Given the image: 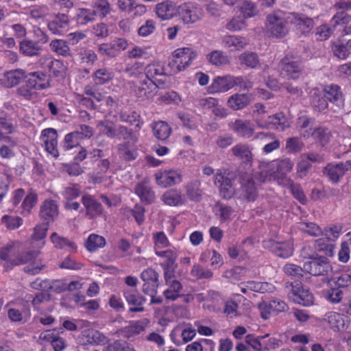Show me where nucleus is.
Masks as SVG:
<instances>
[{
    "mask_svg": "<svg viewBox=\"0 0 351 351\" xmlns=\"http://www.w3.org/2000/svg\"><path fill=\"white\" fill-rule=\"evenodd\" d=\"M123 295L127 303L132 306L129 308L130 313H138L144 311L143 304L146 299L142 296L136 290L127 289L123 291Z\"/></svg>",
    "mask_w": 351,
    "mask_h": 351,
    "instance_id": "f3484780",
    "label": "nucleus"
},
{
    "mask_svg": "<svg viewBox=\"0 0 351 351\" xmlns=\"http://www.w3.org/2000/svg\"><path fill=\"white\" fill-rule=\"evenodd\" d=\"M186 193L189 198L193 202H199L202 197V191L199 189L197 182H190L186 185Z\"/></svg>",
    "mask_w": 351,
    "mask_h": 351,
    "instance_id": "0e129e2a",
    "label": "nucleus"
},
{
    "mask_svg": "<svg viewBox=\"0 0 351 351\" xmlns=\"http://www.w3.org/2000/svg\"><path fill=\"white\" fill-rule=\"evenodd\" d=\"M173 59L169 62V66L175 71H184L194 60L197 53L189 47H184L176 49L173 52Z\"/></svg>",
    "mask_w": 351,
    "mask_h": 351,
    "instance_id": "0eeeda50",
    "label": "nucleus"
},
{
    "mask_svg": "<svg viewBox=\"0 0 351 351\" xmlns=\"http://www.w3.org/2000/svg\"><path fill=\"white\" fill-rule=\"evenodd\" d=\"M128 46L125 38H118L110 43H102L98 47V51L103 56L108 58H114L119 55L121 51L125 50Z\"/></svg>",
    "mask_w": 351,
    "mask_h": 351,
    "instance_id": "f8f14e48",
    "label": "nucleus"
},
{
    "mask_svg": "<svg viewBox=\"0 0 351 351\" xmlns=\"http://www.w3.org/2000/svg\"><path fill=\"white\" fill-rule=\"evenodd\" d=\"M309 261L304 263L306 273L315 276H322V281L324 283H330L332 280V267L325 256L313 254L309 256Z\"/></svg>",
    "mask_w": 351,
    "mask_h": 351,
    "instance_id": "f03ea898",
    "label": "nucleus"
},
{
    "mask_svg": "<svg viewBox=\"0 0 351 351\" xmlns=\"http://www.w3.org/2000/svg\"><path fill=\"white\" fill-rule=\"evenodd\" d=\"M232 154L239 158L243 162L251 165L252 154L247 145L239 143L231 149Z\"/></svg>",
    "mask_w": 351,
    "mask_h": 351,
    "instance_id": "e433bc0d",
    "label": "nucleus"
},
{
    "mask_svg": "<svg viewBox=\"0 0 351 351\" xmlns=\"http://www.w3.org/2000/svg\"><path fill=\"white\" fill-rule=\"evenodd\" d=\"M104 351H134V349L125 341L117 340L106 347Z\"/></svg>",
    "mask_w": 351,
    "mask_h": 351,
    "instance_id": "774afa93",
    "label": "nucleus"
},
{
    "mask_svg": "<svg viewBox=\"0 0 351 351\" xmlns=\"http://www.w3.org/2000/svg\"><path fill=\"white\" fill-rule=\"evenodd\" d=\"M294 165V162L288 158H283L279 161L276 162V163H269L266 162H260V167H266L267 166L269 167H276V171L278 173L285 175L287 173L290 172Z\"/></svg>",
    "mask_w": 351,
    "mask_h": 351,
    "instance_id": "58836bf2",
    "label": "nucleus"
},
{
    "mask_svg": "<svg viewBox=\"0 0 351 351\" xmlns=\"http://www.w3.org/2000/svg\"><path fill=\"white\" fill-rule=\"evenodd\" d=\"M215 215L221 223L232 220L233 208L226 204L217 202L215 206Z\"/></svg>",
    "mask_w": 351,
    "mask_h": 351,
    "instance_id": "37998d69",
    "label": "nucleus"
},
{
    "mask_svg": "<svg viewBox=\"0 0 351 351\" xmlns=\"http://www.w3.org/2000/svg\"><path fill=\"white\" fill-rule=\"evenodd\" d=\"M57 131L53 128L43 130L40 136V138L45 145V150L56 158L59 156V152L57 148Z\"/></svg>",
    "mask_w": 351,
    "mask_h": 351,
    "instance_id": "aec40b11",
    "label": "nucleus"
},
{
    "mask_svg": "<svg viewBox=\"0 0 351 351\" xmlns=\"http://www.w3.org/2000/svg\"><path fill=\"white\" fill-rule=\"evenodd\" d=\"M35 38H25L19 42V50L27 57H40L45 52V45L49 41L48 35L38 29L35 32Z\"/></svg>",
    "mask_w": 351,
    "mask_h": 351,
    "instance_id": "7ed1b4c3",
    "label": "nucleus"
},
{
    "mask_svg": "<svg viewBox=\"0 0 351 351\" xmlns=\"http://www.w3.org/2000/svg\"><path fill=\"white\" fill-rule=\"evenodd\" d=\"M311 105L314 110L322 112L329 106L324 93L318 89H313L311 95Z\"/></svg>",
    "mask_w": 351,
    "mask_h": 351,
    "instance_id": "f704fd0d",
    "label": "nucleus"
},
{
    "mask_svg": "<svg viewBox=\"0 0 351 351\" xmlns=\"http://www.w3.org/2000/svg\"><path fill=\"white\" fill-rule=\"evenodd\" d=\"M322 93L328 103L335 105L338 109L343 106L344 97L339 86L333 84L326 85Z\"/></svg>",
    "mask_w": 351,
    "mask_h": 351,
    "instance_id": "412c9836",
    "label": "nucleus"
},
{
    "mask_svg": "<svg viewBox=\"0 0 351 351\" xmlns=\"http://www.w3.org/2000/svg\"><path fill=\"white\" fill-rule=\"evenodd\" d=\"M145 74L150 82L156 85H163L167 81L164 66L159 63H152L145 68Z\"/></svg>",
    "mask_w": 351,
    "mask_h": 351,
    "instance_id": "a211bd4d",
    "label": "nucleus"
},
{
    "mask_svg": "<svg viewBox=\"0 0 351 351\" xmlns=\"http://www.w3.org/2000/svg\"><path fill=\"white\" fill-rule=\"evenodd\" d=\"M258 196V189L252 178L243 179L241 187L237 189V198L243 202H254Z\"/></svg>",
    "mask_w": 351,
    "mask_h": 351,
    "instance_id": "ddd939ff",
    "label": "nucleus"
},
{
    "mask_svg": "<svg viewBox=\"0 0 351 351\" xmlns=\"http://www.w3.org/2000/svg\"><path fill=\"white\" fill-rule=\"evenodd\" d=\"M80 139L79 138L78 133L74 132H70L65 136L61 144V147L64 151H68L73 148L80 147Z\"/></svg>",
    "mask_w": 351,
    "mask_h": 351,
    "instance_id": "5fc2aeb1",
    "label": "nucleus"
},
{
    "mask_svg": "<svg viewBox=\"0 0 351 351\" xmlns=\"http://www.w3.org/2000/svg\"><path fill=\"white\" fill-rule=\"evenodd\" d=\"M235 179L229 177L228 175L217 173L215 179V184L219 188V195L221 198L229 200L234 195L237 197V191L234 187Z\"/></svg>",
    "mask_w": 351,
    "mask_h": 351,
    "instance_id": "1a4fd4ad",
    "label": "nucleus"
},
{
    "mask_svg": "<svg viewBox=\"0 0 351 351\" xmlns=\"http://www.w3.org/2000/svg\"><path fill=\"white\" fill-rule=\"evenodd\" d=\"M58 206L53 199H46L40 206L39 215L45 223L53 222L58 216Z\"/></svg>",
    "mask_w": 351,
    "mask_h": 351,
    "instance_id": "4be33fe9",
    "label": "nucleus"
},
{
    "mask_svg": "<svg viewBox=\"0 0 351 351\" xmlns=\"http://www.w3.org/2000/svg\"><path fill=\"white\" fill-rule=\"evenodd\" d=\"M51 50L58 55L64 57L71 56V51L66 40L62 39H55L51 41L49 44Z\"/></svg>",
    "mask_w": 351,
    "mask_h": 351,
    "instance_id": "49530a36",
    "label": "nucleus"
},
{
    "mask_svg": "<svg viewBox=\"0 0 351 351\" xmlns=\"http://www.w3.org/2000/svg\"><path fill=\"white\" fill-rule=\"evenodd\" d=\"M136 143L130 141L119 143L117 145V152L119 158L125 162L134 160L138 156Z\"/></svg>",
    "mask_w": 351,
    "mask_h": 351,
    "instance_id": "bb28decb",
    "label": "nucleus"
},
{
    "mask_svg": "<svg viewBox=\"0 0 351 351\" xmlns=\"http://www.w3.org/2000/svg\"><path fill=\"white\" fill-rule=\"evenodd\" d=\"M39 254V251L32 250L24 252L19 254L12 261V267L23 265L35 259Z\"/></svg>",
    "mask_w": 351,
    "mask_h": 351,
    "instance_id": "603ef678",
    "label": "nucleus"
},
{
    "mask_svg": "<svg viewBox=\"0 0 351 351\" xmlns=\"http://www.w3.org/2000/svg\"><path fill=\"white\" fill-rule=\"evenodd\" d=\"M114 73L110 68L102 67L96 70L93 75V80L96 84H105L114 78Z\"/></svg>",
    "mask_w": 351,
    "mask_h": 351,
    "instance_id": "79ce46f5",
    "label": "nucleus"
},
{
    "mask_svg": "<svg viewBox=\"0 0 351 351\" xmlns=\"http://www.w3.org/2000/svg\"><path fill=\"white\" fill-rule=\"evenodd\" d=\"M263 245L265 249L282 258H289L293 253V246L290 241L278 242L273 239H267L263 241Z\"/></svg>",
    "mask_w": 351,
    "mask_h": 351,
    "instance_id": "9b49d317",
    "label": "nucleus"
},
{
    "mask_svg": "<svg viewBox=\"0 0 351 351\" xmlns=\"http://www.w3.org/2000/svg\"><path fill=\"white\" fill-rule=\"evenodd\" d=\"M141 277L144 281L143 291L145 294L156 293L159 285L158 274L152 268H147L143 271Z\"/></svg>",
    "mask_w": 351,
    "mask_h": 351,
    "instance_id": "6ab92c4d",
    "label": "nucleus"
},
{
    "mask_svg": "<svg viewBox=\"0 0 351 351\" xmlns=\"http://www.w3.org/2000/svg\"><path fill=\"white\" fill-rule=\"evenodd\" d=\"M117 136L116 137L119 139L123 138L126 141H130L132 143H137L138 138L134 134L132 130L128 129L127 127L123 125H119L117 130Z\"/></svg>",
    "mask_w": 351,
    "mask_h": 351,
    "instance_id": "338daca9",
    "label": "nucleus"
},
{
    "mask_svg": "<svg viewBox=\"0 0 351 351\" xmlns=\"http://www.w3.org/2000/svg\"><path fill=\"white\" fill-rule=\"evenodd\" d=\"M134 192L140 197L141 202L147 204H150L155 200V193L146 180L136 184Z\"/></svg>",
    "mask_w": 351,
    "mask_h": 351,
    "instance_id": "5701e85b",
    "label": "nucleus"
},
{
    "mask_svg": "<svg viewBox=\"0 0 351 351\" xmlns=\"http://www.w3.org/2000/svg\"><path fill=\"white\" fill-rule=\"evenodd\" d=\"M82 202L86 208V215L93 219L102 213L103 208L100 202H99L93 196L86 194L82 197Z\"/></svg>",
    "mask_w": 351,
    "mask_h": 351,
    "instance_id": "b1692460",
    "label": "nucleus"
},
{
    "mask_svg": "<svg viewBox=\"0 0 351 351\" xmlns=\"http://www.w3.org/2000/svg\"><path fill=\"white\" fill-rule=\"evenodd\" d=\"M289 22L293 24L298 32L304 36L311 33L314 27L313 20L304 14L289 13Z\"/></svg>",
    "mask_w": 351,
    "mask_h": 351,
    "instance_id": "2eb2a0df",
    "label": "nucleus"
},
{
    "mask_svg": "<svg viewBox=\"0 0 351 351\" xmlns=\"http://www.w3.org/2000/svg\"><path fill=\"white\" fill-rule=\"evenodd\" d=\"M98 126L101 127V132L107 137L112 138L117 136V126L109 120L101 121L99 123Z\"/></svg>",
    "mask_w": 351,
    "mask_h": 351,
    "instance_id": "bf43d9fd",
    "label": "nucleus"
},
{
    "mask_svg": "<svg viewBox=\"0 0 351 351\" xmlns=\"http://www.w3.org/2000/svg\"><path fill=\"white\" fill-rule=\"evenodd\" d=\"M105 245L104 237L95 234H90L86 242V247L89 252H94Z\"/></svg>",
    "mask_w": 351,
    "mask_h": 351,
    "instance_id": "864d4df0",
    "label": "nucleus"
},
{
    "mask_svg": "<svg viewBox=\"0 0 351 351\" xmlns=\"http://www.w3.org/2000/svg\"><path fill=\"white\" fill-rule=\"evenodd\" d=\"M281 73L289 80H298L306 75V68L302 58L295 52H289L280 61Z\"/></svg>",
    "mask_w": 351,
    "mask_h": 351,
    "instance_id": "f257e3e1",
    "label": "nucleus"
},
{
    "mask_svg": "<svg viewBox=\"0 0 351 351\" xmlns=\"http://www.w3.org/2000/svg\"><path fill=\"white\" fill-rule=\"evenodd\" d=\"M75 19L77 24L85 25L95 21V16L91 9L78 8L75 14Z\"/></svg>",
    "mask_w": 351,
    "mask_h": 351,
    "instance_id": "de8ad7c7",
    "label": "nucleus"
},
{
    "mask_svg": "<svg viewBox=\"0 0 351 351\" xmlns=\"http://www.w3.org/2000/svg\"><path fill=\"white\" fill-rule=\"evenodd\" d=\"M155 176L156 183L164 188L178 184L182 181L180 174L173 170L156 173Z\"/></svg>",
    "mask_w": 351,
    "mask_h": 351,
    "instance_id": "393cba45",
    "label": "nucleus"
},
{
    "mask_svg": "<svg viewBox=\"0 0 351 351\" xmlns=\"http://www.w3.org/2000/svg\"><path fill=\"white\" fill-rule=\"evenodd\" d=\"M91 10L95 16L104 19L112 10L110 4L107 0H94L91 3Z\"/></svg>",
    "mask_w": 351,
    "mask_h": 351,
    "instance_id": "ea45409f",
    "label": "nucleus"
},
{
    "mask_svg": "<svg viewBox=\"0 0 351 351\" xmlns=\"http://www.w3.org/2000/svg\"><path fill=\"white\" fill-rule=\"evenodd\" d=\"M228 127L237 136L243 138H251L255 130L254 124L248 119H237L230 122Z\"/></svg>",
    "mask_w": 351,
    "mask_h": 351,
    "instance_id": "4468645a",
    "label": "nucleus"
},
{
    "mask_svg": "<svg viewBox=\"0 0 351 351\" xmlns=\"http://www.w3.org/2000/svg\"><path fill=\"white\" fill-rule=\"evenodd\" d=\"M16 254L15 246L13 243H8L6 246L0 249V259L6 261L5 266L12 267V261Z\"/></svg>",
    "mask_w": 351,
    "mask_h": 351,
    "instance_id": "6e6d98bb",
    "label": "nucleus"
},
{
    "mask_svg": "<svg viewBox=\"0 0 351 351\" xmlns=\"http://www.w3.org/2000/svg\"><path fill=\"white\" fill-rule=\"evenodd\" d=\"M166 284L169 287L164 291L163 295L167 300L174 301L184 295L182 285L178 280H173V282Z\"/></svg>",
    "mask_w": 351,
    "mask_h": 351,
    "instance_id": "a19ab883",
    "label": "nucleus"
},
{
    "mask_svg": "<svg viewBox=\"0 0 351 351\" xmlns=\"http://www.w3.org/2000/svg\"><path fill=\"white\" fill-rule=\"evenodd\" d=\"M315 249L319 252H323L327 256H332L334 254V245L328 242V238L317 239Z\"/></svg>",
    "mask_w": 351,
    "mask_h": 351,
    "instance_id": "680f3d73",
    "label": "nucleus"
},
{
    "mask_svg": "<svg viewBox=\"0 0 351 351\" xmlns=\"http://www.w3.org/2000/svg\"><path fill=\"white\" fill-rule=\"evenodd\" d=\"M156 13L162 20L170 19L175 14V5L169 1L158 3L156 6Z\"/></svg>",
    "mask_w": 351,
    "mask_h": 351,
    "instance_id": "c9c22d12",
    "label": "nucleus"
},
{
    "mask_svg": "<svg viewBox=\"0 0 351 351\" xmlns=\"http://www.w3.org/2000/svg\"><path fill=\"white\" fill-rule=\"evenodd\" d=\"M289 13L282 11L274 12L267 17V28L274 36L282 38L289 32Z\"/></svg>",
    "mask_w": 351,
    "mask_h": 351,
    "instance_id": "20e7f679",
    "label": "nucleus"
},
{
    "mask_svg": "<svg viewBox=\"0 0 351 351\" xmlns=\"http://www.w3.org/2000/svg\"><path fill=\"white\" fill-rule=\"evenodd\" d=\"M287 289L288 298L293 302L304 306H309L313 304V293L301 282L294 281L287 286Z\"/></svg>",
    "mask_w": 351,
    "mask_h": 351,
    "instance_id": "39448f33",
    "label": "nucleus"
},
{
    "mask_svg": "<svg viewBox=\"0 0 351 351\" xmlns=\"http://www.w3.org/2000/svg\"><path fill=\"white\" fill-rule=\"evenodd\" d=\"M240 64L250 69H258L260 67V60L258 55L255 52L245 51L239 56Z\"/></svg>",
    "mask_w": 351,
    "mask_h": 351,
    "instance_id": "4c0bfd02",
    "label": "nucleus"
},
{
    "mask_svg": "<svg viewBox=\"0 0 351 351\" xmlns=\"http://www.w3.org/2000/svg\"><path fill=\"white\" fill-rule=\"evenodd\" d=\"M232 88V75L218 76L215 77L208 87L210 93H223Z\"/></svg>",
    "mask_w": 351,
    "mask_h": 351,
    "instance_id": "c85d7f7f",
    "label": "nucleus"
},
{
    "mask_svg": "<svg viewBox=\"0 0 351 351\" xmlns=\"http://www.w3.org/2000/svg\"><path fill=\"white\" fill-rule=\"evenodd\" d=\"M324 297L330 303L337 304L341 301L343 291L338 287H331L324 292Z\"/></svg>",
    "mask_w": 351,
    "mask_h": 351,
    "instance_id": "e2e57ef3",
    "label": "nucleus"
},
{
    "mask_svg": "<svg viewBox=\"0 0 351 351\" xmlns=\"http://www.w3.org/2000/svg\"><path fill=\"white\" fill-rule=\"evenodd\" d=\"M255 138L261 139L263 143L265 144L263 151L265 154L271 153L278 149L280 146V141L271 132H258L256 134Z\"/></svg>",
    "mask_w": 351,
    "mask_h": 351,
    "instance_id": "a878e982",
    "label": "nucleus"
},
{
    "mask_svg": "<svg viewBox=\"0 0 351 351\" xmlns=\"http://www.w3.org/2000/svg\"><path fill=\"white\" fill-rule=\"evenodd\" d=\"M209 62L215 66H222L229 63L228 56L221 51H213L208 55Z\"/></svg>",
    "mask_w": 351,
    "mask_h": 351,
    "instance_id": "13d9d810",
    "label": "nucleus"
},
{
    "mask_svg": "<svg viewBox=\"0 0 351 351\" xmlns=\"http://www.w3.org/2000/svg\"><path fill=\"white\" fill-rule=\"evenodd\" d=\"M261 311V317L266 319L269 318L270 314H278L285 311L288 306L287 304L278 298H275L269 301H263L258 304Z\"/></svg>",
    "mask_w": 351,
    "mask_h": 351,
    "instance_id": "dca6fc26",
    "label": "nucleus"
},
{
    "mask_svg": "<svg viewBox=\"0 0 351 351\" xmlns=\"http://www.w3.org/2000/svg\"><path fill=\"white\" fill-rule=\"evenodd\" d=\"M351 21V16L347 14L345 11L341 10L337 12L330 20V25L335 28L339 25H344L349 23Z\"/></svg>",
    "mask_w": 351,
    "mask_h": 351,
    "instance_id": "69168bd1",
    "label": "nucleus"
},
{
    "mask_svg": "<svg viewBox=\"0 0 351 351\" xmlns=\"http://www.w3.org/2000/svg\"><path fill=\"white\" fill-rule=\"evenodd\" d=\"M69 16L68 14L58 13L52 21L49 22L48 28L53 34H61L69 26Z\"/></svg>",
    "mask_w": 351,
    "mask_h": 351,
    "instance_id": "7c9ffc66",
    "label": "nucleus"
},
{
    "mask_svg": "<svg viewBox=\"0 0 351 351\" xmlns=\"http://www.w3.org/2000/svg\"><path fill=\"white\" fill-rule=\"evenodd\" d=\"M304 144L299 137H290L286 141L285 149L287 153L297 154L302 150Z\"/></svg>",
    "mask_w": 351,
    "mask_h": 351,
    "instance_id": "4d7b16f0",
    "label": "nucleus"
},
{
    "mask_svg": "<svg viewBox=\"0 0 351 351\" xmlns=\"http://www.w3.org/2000/svg\"><path fill=\"white\" fill-rule=\"evenodd\" d=\"M251 103V96L245 93H235L231 95L227 105L233 110H239L247 107Z\"/></svg>",
    "mask_w": 351,
    "mask_h": 351,
    "instance_id": "72a5a7b5",
    "label": "nucleus"
},
{
    "mask_svg": "<svg viewBox=\"0 0 351 351\" xmlns=\"http://www.w3.org/2000/svg\"><path fill=\"white\" fill-rule=\"evenodd\" d=\"M29 84L37 90H43L50 87V77L41 71L31 72L27 75Z\"/></svg>",
    "mask_w": 351,
    "mask_h": 351,
    "instance_id": "c756f323",
    "label": "nucleus"
},
{
    "mask_svg": "<svg viewBox=\"0 0 351 351\" xmlns=\"http://www.w3.org/2000/svg\"><path fill=\"white\" fill-rule=\"evenodd\" d=\"M161 200L170 206H178L185 203L182 192L176 189L166 191L161 196Z\"/></svg>",
    "mask_w": 351,
    "mask_h": 351,
    "instance_id": "2f4dec72",
    "label": "nucleus"
},
{
    "mask_svg": "<svg viewBox=\"0 0 351 351\" xmlns=\"http://www.w3.org/2000/svg\"><path fill=\"white\" fill-rule=\"evenodd\" d=\"M154 136L158 140L165 141L169 138L171 133V128L165 121H158L152 125Z\"/></svg>",
    "mask_w": 351,
    "mask_h": 351,
    "instance_id": "a18cd8bd",
    "label": "nucleus"
},
{
    "mask_svg": "<svg viewBox=\"0 0 351 351\" xmlns=\"http://www.w3.org/2000/svg\"><path fill=\"white\" fill-rule=\"evenodd\" d=\"M332 51L338 58L347 59L351 54V39L342 38L332 42Z\"/></svg>",
    "mask_w": 351,
    "mask_h": 351,
    "instance_id": "cd10ccee",
    "label": "nucleus"
},
{
    "mask_svg": "<svg viewBox=\"0 0 351 351\" xmlns=\"http://www.w3.org/2000/svg\"><path fill=\"white\" fill-rule=\"evenodd\" d=\"M255 121L261 129L284 131L290 127L289 121L282 113L269 116L265 120L256 119Z\"/></svg>",
    "mask_w": 351,
    "mask_h": 351,
    "instance_id": "9d476101",
    "label": "nucleus"
},
{
    "mask_svg": "<svg viewBox=\"0 0 351 351\" xmlns=\"http://www.w3.org/2000/svg\"><path fill=\"white\" fill-rule=\"evenodd\" d=\"M299 228L312 237H317L323 233L319 226L313 222L301 221L299 223Z\"/></svg>",
    "mask_w": 351,
    "mask_h": 351,
    "instance_id": "052dcab7",
    "label": "nucleus"
},
{
    "mask_svg": "<svg viewBox=\"0 0 351 351\" xmlns=\"http://www.w3.org/2000/svg\"><path fill=\"white\" fill-rule=\"evenodd\" d=\"M158 91V85L143 80L135 88L136 96L142 100L152 98Z\"/></svg>",
    "mask_w": 351,
    "mask_h": 351,
    "instance_id": "473e14b6",
    "label": "nucleus"
},
{
    "mask_svg": "<svg viewBox=\"0 0 351 351\" xmlns=\"http://www.w3.org/2000/svg\"><path fill=\"white\" fill-rule=\"evenodd\" d=\"M331 132L328 128L319 126L313 129V139L323 146L329 142Z\"/></svg>",
    "mask_w": 351,
    "mask_h": 351,
    "instance_id": "09e8293b",
    "label": "nucleus"
},
{
    "mask_svg": "<svg viewBox=\"0 0 351 351\" xmlns=\"http://www.w3.org/2000/svg\"><path fill=\"white\" fill-rule=\"evenodd\" d=\"M223 42L226 47L232 50H241L248 45L245 38L237 36H226L223 38Z\"/></svg>",
    "mask_w": 351,
    "mask_h": 351,
    "instance_id": "c03bdc74",
    "label": "nucleus"
},
{
    "mask_svg": "<svg viewBox=\"0 0 351 351\" xmlns=\"http://www.w3.org/2000/svg\"><path fill=\"white\" fill-rule=\"evenodd\" d=\"M50 239L54 246L57 248L63 249L67 247L73 251L77 249V246L74 242L69 241L65 237L58 236L56 232L52 233Z\"/></svg>",
    "mask_w": 351,
    "mask_h": 351,
    "instance_id": "3c124183",
    "label": "nucleus"
},
{
    "mask_svg": "<svg viewBox=\"0 0 351 351\" xmlns=\"http://www.w3.org/2000/svg\"><path fill=\"white\" fill-rule=\"evenodd\" d=\"M178 12L185 24H193L204 16L203 8L195 2L189 1L180 5Z\"/></svg>",
    "mask_w": 351,
    "mask_h": 351,
    "instance_id": "423d86ee",
    "label": "nucleus"
},
{
    "mask_svg": "<svg viewBox=\"0 0 351 351\" xmlns=\"http://www.w3.org/2000/svg\"><path fill=\"white\" fill-rule=\"evenodd\" d=\"M351 169V160L330 162L324 168L323 173L333 184H337L346 173Z\"/></svg>",
    "mask_w": 351,
    "mask_h": 351,
    "instance_id": "6e6552de",
    "label": "nucleus"
},
{
    "mask_svg": "<svg viewBox=\"0 0 351 351\" xmlns=\"http://www.w3.org/2000/svg\"><path fill=\"white\" fill-rule=\"evenodd\" d=\"M8 85L10 87L18 85L21 81L27 78L25 72L21 69L12 70L8 72L5 75Z\"/></svg>",
    "mask_w": 351,
    "mask_h": 351,
    "instance_id": "8fccbe9b",
    "label": "nucleus"
}]
</instances>
